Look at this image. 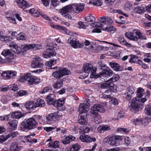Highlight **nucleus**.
Here are the masks:
<instances>
[{
    "label": "nucleus",
    "mask_w": 151,
    "mask_h": 151,
    "mask_svg": "<svg viewBox=\"0 0 151 151\" xmlns=\"http://www.w3.org/2000/svg\"><path fill=\"white\" fill-rule=\"evenodd\" d=\"M104 80L105 81V83H103L101 85V88L103 89L107 88L110 87H113L114 85V83H112V82H110L109 80H107V79H104Z\"/></svg>",
    "instance_id": "26"
},
{
    "label": "nucleus",
    "mask_w": 151,
    "mask_h": 151,
    "mask_svg": "<svg viewBox=\"0 0 151 151\" xmlns=\"http://www.w3.org/2000/svg\"><path fill=\"white\" fill-rule=\"evenodd\" d=\"M27 93V92L26 91L21 90L18 92L17 94L19 96H22L26 95Z\"/></svg>",
    "instance_id": "54"
},
{
    "label": "nucleus",
    "mask_w": 151,
    "mask_h": 151,
    "mask_svg": "<svg viewBox=\"0 0 151 151\" xmlns=\"http://www.w3.org/2000/svg\"><path fill=\"white\" fill-rule=\"evenodd\" d=\"M63 84V81L60 80L57 81L53 85V86L55 88L58 89L61 87Z\"/></svg>",
    "instance_id": "34"
},
{
    "label": "nucleus",
    "mask_w": 151,
    "mask_h": 151,
    "mask_svg": "<svg viewBox=\"0 0 151 151\" xmlns=\"http://www.w3.org/2000/svg\"><path fill=\"white\" fill-rule=\"evenodd\" d=\"M13 51L15 53L19 54L21 53L22 50L21 48L18 47L17 45L16 46V47L13 50Z\"/></svg>",
    "instance_id": "48"
},
{
    "label": "nucleus",
    "mask_w": 151,
    "mask_h": 151,
    "mask_svg": "<svg viewBox=\"0 0 151 151\" xmlns=\"http://www.w3.org/2000/svg\"><path fill=\"white\" fill-rule=\"evenodd\" d=\"M112 20L110 18L101 17L99 18L98 22L91 23V25L99 27L102 30L113 33L116 31V29L113 26L109 24L112 23Z\"/></svg>",
    "instance_id": "2"
},
{
    "label": "nucleus",
    "mask_w": 151,
    "mask_h": 151,
    "mask_svg": "<svg viewBox=\"0 0 151 151\" xmlns=\"http://www.w3.org/2000/svg\"><path fill=\"white\" fill-rule=\"evenodd\" d=\"M16 75V72L14 71L8 70L3 72L1 73V76L3 77L5 79H9L15 76Z\"/></svg>",
    "instance_id": "13"
},
{
    "label": "nucleus",
    "mask_w": 151,
    "mask_h": 151,
    "mask_svg": "<svg viewBox=\"0 0 151 151\" xmlns=\"http://www.w3.org/2000/svg\"><path fill=\"white\" fill-rule=\"evenodd\" d=\"M85 45L86 46H88V47H86L88 49H90L92 47V46L91 45V43L88 40H86L85 42Z\"/></svg>",
    "instance_id": "63"
},
{
    "label": "nucleus",
    "mask_w": 151,
    "mask_h": 151,
    "mask_svg": "<svg viewBox=\"0 0 151 151\" xmlns=\"http://www.w3.org/2000/svg\"><path fill=\"white\" fill-rule=\"evenodd\" d=\"M97 68L95 67H93L91 64L88 63L83 65V72L86 74L81 78H85L87 77L88 74L90 73V77L91 78L94 77L96 74Z\"/></svg>",
    "instance_id": "4"
},
{
    "label": "nucleus",
    "mask_w": 151,
    "mask_h": 151,
    "mask_svg": "<svg viewBox=\"0 0 151 151\" xmlns=\"http://www.w3.org/2000/svg\"><path fill=\"white\" fill-rule=\"evenodd\" d=\"M125 36L130 40L137 41L138 38L142 40H146V38L144 34H141L139 30H134L133 32H126Z\"/></svg>",
    "instance_id": "6"
},
{
    "label": "nucleus",
    "mask_w": 151,
    "mask_h": 151,
    "mask_svg": "<svg viewBox=\"0 0 151 151\" xmlns=\"http://www.w3.org/2000/svg\"><path fill=\"white\" fill-rule=\"evenodd\" d=\"M35 104L37 105V107H43L45 106V102L42 99H37Z\"/></svg>",
    "instance_id": "33"
},
{
    "label": "nucleus",
    "mask_w": 151,
    "mask_h": 151,
    "mask_svg": "<svg viewBox=\"0 0 151 151\" xmlns=\"http://www.w3.org/2000/svg\"><path fill=\"white\" fill-rule=\"evenodd\" d=\"M56 52L55 51L54 49L49 48L47 49L44 53L43 56L45 58H50L55 56Z\"/></svg>",
    "instance_id": "16"
},
{
    "label": "nucleus",
    "mask_w": 151,
    "mask_h": 151,
    "mask_svg": "<svg viewBox=\"0 0 151 151\" xmlns=\"http://www.w3.org/2000/svg\"><path fill=\"white\" fill-rule=\"evenodd\" d=\"M81 148L79 144H76L72 145L70 147V151H78Z\"/></svg>",
    "instance_id": "36"
},
{
    "label": "nucleus",
    "mask_w": 151,
    "mask_h": 151,
    "mask_svg": "<svg viewBox=\"0 0 151 151\" xmlns=\"http://www.w3.org/2000/svg\"><path fill=\"white\" fill-rule=\"evenodd\" d=\"M144 120L143 118H138L134 119L133 122L135 125H138L142 123Z\"/></svg>",
    "instance_id": "41"
},
{
    "label": "nucleus",
    "mask_w": 151,
    "mask_h": 151,
    "mask_svg": "<svg viewBox=\"0 0 151 151\" xmlns=\"http://www.w3.org/2000/svg\"><path fill=\"white\" fill-rule=\"evenodd\" d=\"M70 71L66 68L59 69L54 72L52 76L57 79H60L63 76L69 74L70 73Z\"/></svg>",
    "instance_id": "10"
},
{
    "label": "nucleus",
    "mask_w": 151,
    "mask_h": 151,
    "mask_svg": "<svg viewBox=\"0 0 151 151\" xmlns=\"http://www.w3.org/2000/svg\"><path fill=\"white\" fill-rule=\"evenodd\" d=\"M47 103L49 105H52L56 100L55 96L54 94H51L46 98Z\"/></svg>",
    "instance_id": "23"
},
{
    "label": "nucleus",
    "mask_w": 151,
    "mask_h": 151,
    "mask_svg": "<svg viewBox=\"0 0 151 151\" xmlns=\"http://www.w3.org/2000/svg\"><path fill=\"white\" fill-rule=\"evenodd\" d=\"M56 60L52 59H50V61H48L47 63H46V65H48L49 66V68L51 69H55L58 68L57 66H55L54 67H52V66L55 65L56 63Z\"/></svg>",
    "instance_id": "30"
},
{
    "label": "nucleus",
    "mask_w": 151,
    "mask_h": 151,
    "mask_svg": "<svg viewBox=\"0 0 151 151\" xmlns=\"http://www.w3.org/2000/svg\"><path fill=\"white\" fill-rule=\"evenodd\" d=\"M117 131L120 132H123L125 133H128L129 131L127 130V128H119L117 129Z\"/></svg>",
    "instance_id": "59"
},
{
    "label": "nucleus",
    "mask_w": 151,
    "mask_h": 151,
    "mask_svg": "<svg viewBox=\"0 0 151 151\" xmlns=\"http://www.w3.org/2000/svg\"><path fill=\"white\" fill-rule=\"evenodd\" d=\"M18 134L17 132H10L7 135L9 138L12 137V138H14L16 137Z\"/></svg>",
    "instance_id": "47"
},
{
    "label": "nucleus",
    "mask_w": 151,
    "mask_h": 151,
    "mask_svg": "<svg viewBox=\"0 0 151 151\" xmlns=\"http://www.w3.org/2000/svg\"><path fill=\"white\" fill-rule=\"evenodd\" d=\"M24 106L29 109H34L37 107V105L35 104L34 101H31L26 102L24 105Z\"/></svg>",
    "instance_id": "28"
},
{
    "label": "nucleus",
    "mask_w": 151,
    "mask_h": 151,
    "mask_svg": "<svg viewBox=\"0 0 151 151\" xmlns=\"http://www.w3.org/2000/svg\"><path fill=\"white\" fill-rule=\"evenodd\" d=\"M102 4V3L101 1L99 0H96L93 5L97 6H100Z\"/></svg>",
    "instance_id": "61"
},
{
    "label": "nucleus",
    "mask_w": 151,
    "mask_h": 151,
    "mask_svg": "<svg viewBox=\"0 0 151 151\" xmlns=\"http://www.w3.org/2000/svg\"><path fill=\"white\" fill-rule=\"evenodd\" d=\"M144 89L138 88L137 91V98H134L131 102L128 104L129 109L131 111H138L142 108V104L145 102L147 100L146 98H141L143 96L142 93Z\"/></svg>",
    "instance_id": "1"
},
{
    "label": "nucleus",
    "mask_w": 151,
    "mask_h": 151,
    "mask_svg": "<svg viewBox=\"0 0 151 151\" xmlns=\"http://www.w3.org/2000/svg\"><path fill=\"white\" fill-rule=\"evenodd\" d=\"M115 1V0H106L105 2L108 6H110L113 4Z\"/></svg>",
    "instance_id": "55"
},
{
    "label": "nucleus",
    "mask_w": 151,
    "mask_h": 151,
    "mask_svg": "<svg viewBox=\"0 0 151 151\" xmlns=\"http://www.w3.org/2000/svg\"><path fill=\"white\" fill-rule=\"evenodd\" d=\"M64 104V101L63 100H56L52 105L54 106L57 108V109L60 111H63L65 109V108L63 106Z\"/></svg>",
    "instance_id": "17"
},
{
    "label": "nucleus",
    "mask_w": 151,
    "mask_h": 151,
    "mask_svg": "<svg viewBox=\"0 0 151 151\" xmlns=\"http://www.w3.org/2000/svg\"><path fill=\"white\" fill-rule=\"evenodd\" d=\"M122 139V137L120 136H115L110 137L108 144L111 146H115L118 142Z\"/></svg>",
    "instance_id": "14"
},
{
    "label": "nucleus",
    "mask_w": 151,
    "mask_h": 151,
    "mask_svg": "<svg viewBox=\"0 0 151 151\" xmlns=\"http://www.w3.org/2000/svg\"><path fill=\"white\" fill-rule=\"evenodd\" d=\"M134 92V89L132 87H128L124 93L125 97L128 101L130 100Z\"/></svg>",
    "instance_id": "15"
},
{
    "label": "nucleus",
    "mask_w": 151,
    "mask_h": 151,
    "mask_svg": "<svg viewBox=\"0 0 151 151\" xmlns=\"http://www.w3.org/2000/svg\"><path fill=\"white\" fill-rule=\"evenodd\" d=\"M75 139V137L70 135L68 136H65L62 141L63 144L66 145L69 143L71 141L74 140Z\"/></svg>",
    "instance_id": "24"
},
{
    "label": "nucleus",
    "mask_w": 151,
    "mask_h": 151,
    "mask_svg": "<svg viewBox=\"0 0 151 151\" xmlns=\"http://www.w3.org/2000/svg\"><path fill=\"white\" fill-rule=\"evenodd\" d=\"M85 5L83 4H74L72 6L73 10L76 13H79L82 12L84 8Z\"/></svg>",
    "instance_id": "20"
},
{
    "label": "nucleus",
    "mask_w": 151,
    "mask_h": 151,
    "mask_svg": "<svg viewBox=\"0 0 151 151\" xmlns=\"http://www.w3.org/2000/svg\"><path fill=\"white\" fill-rule=\"evenodd\" d=\"M27 81L29 84L30 85H32L33 84H37L39 82V80L37 78L32 75L31 73H28L24 76H21L19 81L21 82H24Z\"/></svg>",
    "instance_id": "7"
},
{
    "label": "nucleus",
    "mask_w": 151,
    "mask_h": 151,
    "mask_svg": "<svg viewBox=\"0 0 151 151\" xmlns=\"http://www.w3.org/2000/svg\"><path fill=\"white\" fill-rule=\"evenodd\" d=\"M55 128H57L56 127H44V129L45 130H46L47 132H49L51 131L53 129H54Z\"/></svg>",
    "instance_id": "58"
},
{
    "label": "nucleus",
    "mask_w": 151,
    "mask_h": 151,
    "mask_svg": "<svg viewBox=\"0 0 151 151\" xmlns=\"http://www.w3.org/2000/svg\"><path fill=\"white\" fill-rule=\"evenodd\" d=\"M1 54L5 57V59H4L3 62L9 63L13 61L14 58V54L12 52L11 49L4 50L1 53Z\"/></svg>",
    "instance_id": "8"
},
{
    "label": "nucleus",
    "mask_w": 151,
    "mask_h": 151,
    "mask_svg": "<svg viewBox=\"0 0 151 151\" xmlns=\"http://www.w3.org/2000/svg\"><path fill=\"white\" fill-rule=\"evenodd\" d=\"M134 11L137 13L141 14L144 13L145 10L143 8L140 7H137L135 8Z\"/></svg>",
    "instance_id": "44"
},
{
    "label": "nucleus",
    "mask_w": 151,
    "mask_h": 151,
    "mask_svg": "<svg viewBox=\"0 0 151 151\" xmlns=\"http://www.w3.org/2000/svg\"><path fill=\"white\" fill-rule=\"evenodd\" d=\"M94 122L96 124H99L101 122V117L99 115L94 117Z\"/></svg>",
    "instance_id": "45"
},
{
    "label": "nucleus",
    "mask_w": 151,
    "mask_h": 151,
    "mask_svg": "<svg viewBox=\"0 0 151 151\" xmlns=\"http://www.w3.org/2000/svg\"><path fill=\"white\" fill-rule=\"evenodd\" d=\"M99 111L102 113L104 112V108L101 105L96 104L91 107V112L92 114L96 115Z\"/></svg>",
    "instance_id": "11"
},
{
    "label": "nucleus",
    "mask_w": 151,
    "mask_h": 151,
    "mask_svg": "<svg viewBox=\"0 0 151 151\" xmlns=\"http://www.w3.org/2000/svg\"><path fill=\"white\" fill-rule=\"evenodd\" d=\"M145 113L146 115L151 116V104H150L146 106Z\"/></svg>",
    "instance_id": "37"
},
{
    "label": "nucleus",
    "mask_w": 151,
    "mask_h": 151,
    "mask_svg": "<svg viewBox=\"0 0 151 151\" xmlns=\"http://www.w3.org/2000/svg\"><path fill=\"white\" fill-rule=\"evenodd\" d=\"M118 40L119 42L122 45L127 46H131V45L127 43V41L125 40L122 37H119L118 38Z\"/></svg>",
    "instance_id": "39"
},
{
    "label": "nucleus",
    "mask_w": 151,
    "mask_h": 151,
    "mask_svg": "<svg viewBox=\"0 0 151 151\" xmlns=\"http://www.w3.org/2000/svg\"><path fill=\"white\" fill-rule=\"evenodd\" d=\"M38 123L33 117L25 119L22 123L21 127L25 129L31 130L36 128Z\"/></svg>",
    "instance_id": "5"
},
{
    "label": "nucleus",
    "mask_w": 151,
    "mask_h": 151,
    "mask_svg": "<svg viewBox=\"0 0 151 151\" xmlns=\"http://www.w3.org/2000/svg\"><path fill=\"white\" fill-rule=\"evenodd\" d=\"M124 141L127 146H128L131 143L130 139L127 137H125Z\"/></svg>",
    "instance_id": "56"
},
{
    "label": "nucleus",
    "mask_w": 151,
    "mask_h": 151,
    "mask_svg": "<svg viewBox=\"0 0 151 151\" xmlns=\"http://www.w3.org/2000/svg\"><path fill=\"white\" fill-rule=\"evenodd\" d=\"M111 103L114 105H117L118 104V100L115 98H112L111 100Z\"/></svg>",
    "instance_id": "64"
},
{
    "label": "nucleus",
    "mask_w": 151,
    "mask_h": 151,
    "mask_svg": "<svg viewBox=\"0 0 151 151\" xmlns=\"http://www.w3.org/2000/svg\"><path fill=\"white\" fill-rule=\"evenodd\" d=\"M73 8L72 5H68L60 9V12L63 17L70 19L72 16L70 13L73 11Z\"/></svg>",
    "instance_id": "9"
},
{
    "label": "nucleus",
    "mask_w": 151,
    "mask_h": 151,
    "mask_svg": "<svg viewBox=\"0 0 151 151\" xmlns=\"http://www.w3.org/2000/svg\"><path fill=\"white\" fill-rule=\"evenodd\" d=\"M89 100L84 101V103L81 104L79 106L78 111L81 115H80V119L78 120V123L81 125H85L87 123V119L86 117L87 114L84 115H81L84 113H86L89 109L90 105L88 103Z\"/></svg>",
    "instance_id": "3"
},
{
    "label": "nucleus",
    "mask_w": 151,
    "mask_h": 151,
    "mask_svg": "<svg viewBox=\"0 0 151 151\" xmlns=\"http://www.w3.org/2000/svg\"><path fill=\"white\" fill-rule=\"evenodd\" d=\"M51 89V87L50 86L44 88L43 89L40 91V92L41 93L43 94L46 92H49Z\"/></svg>",
    "instance_id": "46"
},
{
    "label": "nucleus",
    "mask_w": 151,
    "mask_h": 151,
    "mask_svg": "<svg viewBox=\"0 0 151 151\" xmlns=\"http://www.w3.org/2000/svg\"><path fill=\"white\" fill-rule=\"evenodd\" d=\"M95 19V18L91 15L88 16L85 18V20L88 22H94Z\"/></svg>",
    "instance_id": "43"
},
{
    "label": "nucleus",
    "mask_w": 151,
    "mask_h": 151,
    "mask_svg": "<svg viewBox=\"0 0 151 151\" xmlns=\"http://www.w3.org/2000/svg\"><path fill=\"white\" fill-rule=\"evenodd\" d=\"M113 12L114 13L117 12L119 14L123 15L126 17H128V15L126 13H124L123 11L120 9L114 10L113 11Z\"/></svg>",
    "instance_id": "50"
},
{
    "label": "nucleus",
    "mask_w": 151,
    "mask_h": 151,
    "mask_svg": "<svg viewBox=\"0 0 151 151\" xmlns=\"http://www.w3.org/2000/svg\"><path fill=\"white\" fill-rule=\"evenodd\" d=\"M109 65L114 70L116 71H122L123 70V68L117 63L114 62H111L109 63Z\"/></svg>",
    "instance_id": "22"
},
{
    "label": "nucleus",
    "mask_w": 151,
    "mask_h": 151,
    "mask_svg": "<svg viewBox=\"0 0 151 151\" xmlns=\"http://www.w3.org/2000/svg\"><path fill=\"white\" fill-rule=\"evenodd\" d=\"M29 12L30 14L33 15L34 16H36L37 17L38 16L37 15H35V14H37V11L35 10L34 9H32L27 11Z\"/></svg>",
    "instance_id": "52"
},
{
    "label": "nucleus",
    "mask_w": 151,
    "mask_h": 151,
    "mask_svg": "<svg viewBox=\"0 0 151 151\" xmlns=\"http://www.w3.org/2000/svg\"><path fill=\"white\" fill-rule=\"evenodd\" d=\"M9 138L7 135L2 136L0 137V142H3Z\"/></svg>",
    "instance_id": "57"
},
{
    "label": "nucleus",
    "mask_w": 151,
    "mask_h": 151,
    "mask_svg": "<svg viewBox=\"0 0 151 151\" xmlns=\"http://www.w3.org/2000/svg\"><path fill=\"white\" fill-rule=\"evenodd\" d=\"M98 66H100L101 68V69H102V68H104L106 67V65L105 63L101 60H99L98 61L97 63Z\"/></svg>",
    "instance_id": "51"
},
{
    "label": "nucleus",
    "mask_w": 151,
    "mask_h": 151,
    "mask_svg": "<svg viewBox=\"0 0 151 151\" xmlns=\"http://www.w3.org/2000/svg\"><path fill=\"white\" fill-rule=\"evenodd\" d=\"M132 4L129 2H127L125 4L124 9L126 11H129L132 9Z\"/></svg>",
    "instance_id": "42"
},
{
    "label": "nucleus",
    "mask_w": 151,
    "mask_h": 151,
    "mask_svg": "<svg viewBox=\"0 0 151 151\" xmlns=\"http://www.w3.org/2000/svg\"><path fill=\"white\" fill-rule=\"evenodd\" d=\"M41 48V46L39 45H36L34 44L27 45L24 46L23 50L25 51L30 49L33 48L34 50H35L36 49H40Z\"/></svg>",
    "instance_id": "25"
},
{
    "label": "nucleus",
    "mask_w": 151,
    "mask_h": 151,
    "mask_svg": "<svg viewBox=\"0 0 151 151\" xmlns=\"http://www.w3.org/2000/svg\"><path fill=\"white\" fill-rule=\"evenodd\" d=\"M113 74V71L110 69H104L99 74V77L102 78L103 79H106V78H108L111 76Z\"/></svg>",
    "instance_id": "12"
},
{
    "label": "nucleus",
    "mask_w": 151,
    "mask_h": 151,
    "mask_svg": "<svg viewBox=\"0 0 151 151\" xmlns=\"http://www.w3.org/2000/svg\"><path fill=\"white\" fill-rule=\"evenodd\" d=\"M23 116V115L20 112L16 111L13 112L11 114V117L13 119H20Z\"/></svg>",
    "instance_id": "31"
},
{
    "label": "nucleus",
    "mask_w": 151,
    "mask_h": 151,
    "mask_svg": "<svg viewBox=\"0 0 151 151\" xmlns=\"http://www.w3.org/2000/svg\"><path fill=\"white\" fill-rule=\"evenodd\" d=\"M110 129V127L107 125L100 126L97 128L98 131L100 133H104L105 131L109 130Z\"/></svg>",
    "instance_id": "32"
},
{
    "label": "nucleus",
    "mask_w": 151,
    "mask_h": 151,
    "mask_svg": "<svg viewBox=\"0 0 151 151\" xmlns=\"http://www.w3.org/2000/svg\"><path fill=\"white\" fill-rule=\"evenodd\" d=\"M119 76L118 75L114 74L111 78L108 80L111 83L112 82V83H113L114 82L118 80L119 79Z\"/></svg>",
    "instance_id": "40"
},
{
    "label": "nucleus",
    "mask_w": 151,
    "mask_h": 151,
    "mask_svg": "<svg viewBox=\"0 0 151 151\" xmlns=\"http://www.w3.org/2000/svg\"><path fill=\"white\" fill-rule=\"evenodd\" d=\"M59 118V116L57 112H55L53 114H50L47 116V119L49 121H56Z\"/></svg>",
    "instance_id": "27"
},
{
    "label": "nucleus",
    "mask_w": 151,
    "mask_h": 151,
    "mask_svg": "<svg viewBox=\"0 0 151 151\" xmlns=\"http://www.w3.org/2000/svg\"><path fill=\"white\" fill-rule=\"evenodd\" d=\"M86 22H79L78 23V25L80 28L85 29L86 28Z\"/></svg>",
    "instance_id": "49"
},
{
    "label": "nucleus",
    "mask_w": 151,
    "mask_h": 151,
    "mask_svg": "<svg viewBox=\"0 0 151 151\" xmlns=\"http://www.w3.org/2000/svg\"><path fill=\"white\" fill-rule=\"evenodd\" d=\"M43 66L42 59L38 57L35 58V60L31 64V67L33 68H41Z\"/></svg>",
    "instance_id": "18"
},
{
    "label": "nucleus",
    "mask_w": 151,
    "mask_h": 151,
    "mask_svg": "<svg viewBox=\"0 0 151 151\" xmlns=\"http://www.w3.org/2000/svg\"><path fill=\"white\" fill-rule=\"evenodd\" d=\"M80 139L82 142L89 143L92 141L95 142L96 139L95 138H91L89 136L86 135H81L79 137Z\"/></svg>",
    "instance_id": "21"
},
{
    "label": "nucleus",
    "mask_w": 151,
    "mask_h": 151,
    "mask_svg": "<svg viewBox=\"0 0 151 151\" xmlns=\"http://www.w3.org/2000/svg\"><path fill=\"white\" fill-rule=\"evenodd\" d=\"M17 39L18 40H23L25 39L23 33H20L17 35Z\"/></svg>",
    "instance_id": "53"
},
{
    "label": "nucleus",
    "mask_w": 151,
    "mask_h": 151,
    "mask_svg": "<svg viewBox=\"0 0 151 151\" xmlns=\"http://www.w3.org/2000/svg\"><path fill=\"white\" fill-rule=\"evenodd\" d=\"M18 123V122L17 121L13 120L9 122L8 124H9L11 128L14 129L17 127Z\"/></svg>",
    "instance_id": "35"
},
{
    "label": "nucleus",
    "mask_w": 151,
    "mask_h": 151,
    "mask_svg": "<svg viewBox=\"0 0 151 151\" xmlns=\"http://www.w3.org/2000/svg\"><path fill=\"white\" fill-rule=\"evenodd\" d=\"M68 42L74 48L81 47V43L78 41L71 40V37H70L68 39Z\"/></svg>",
    "instance_id": "29"
},
{
    "label": "nucleus",
    "mask_w": 151,
    "mask_h": 151,
    "mask_svg": "<svg viewBox=\"0 0 151 151\" xmlns=\"http://www.w3.org/2000/svg\"><path fill=\"white\" fill-rule=\"evenodd\" d=\"M11 151H18L19 148L18 144L16 142L12 143L10 147Z\"/></svg>",
    "instance_id": "38"
},
{
    "label": "nucleus",
    "mask_w": 151,
    "mask_h": 151,
    "mask_svg": "<svg viewBox=\"0 0 151 151\" xmlns=\"http://www.w3.org/2000/svg\"><path fill=\"white\" fill-rule=\"evenodd\" d=\"M18 6L22 9L24 11L27 12V10L25 9L29 7V4L24 0H16Z\"/></svg>",
    "instance_id": "19"
},
{
    "label": "nucleus",
    "mask_w": 151,
    "mask_h": 151,
    "mask_svg": "<svg viewBox=\"0 0 151 151\" xmlns=\"http://www.w3.org/2000/svg\"><path fill=\"white\" fill-rule=\"evenodd\" d=\"M120 148L119 147H116L111 149H107L106 151H119L120 150Z\"/></svg>",
    "instance_id": "62"
},
{
    "label": "nucleus",
    "mask_w": 151,
    "mask_h": 151,
    "mask_svg": "<svg viewBox=\"0 0 151 151\" xmlns=\"http://www.w3.org/2000/svg\"><path fill=\"white\" fill-rule=\"evenodd\" d=\"M59 3L58 0H51V3L54 7H55L58 5Z\"/></svg>",
    "instance_id": "60"
}]
</instances>
